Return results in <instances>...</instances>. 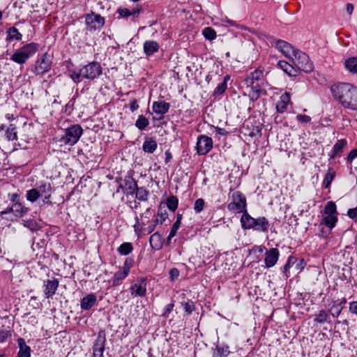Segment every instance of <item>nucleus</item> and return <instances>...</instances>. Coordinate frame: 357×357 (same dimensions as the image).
<instances>
[{
    "label": "nucleus",
    "mask_w": 357,
    "mask_h": 357,
    "mask_svg": "<svg viewBox=\"0 0 357 357\" xmlns=\"http://www.w3.org/2000/svg\"><path fill=\"white\" fill-rule=\"evenodd\" d=\"M229 75H225L224 77L223 82L221 84H218V86L214 90L213 94L215 96L222 95L225 93L227 88V82L229 80Z\"/></svg>",
    "instance_id": "4c0bfd02"
},
{
    "label": "nucleus",
    "mask_w": 357,
    "mask_h": 357,
    "mask_svg": "<svg viewBox=\"0 0 357 357\" xmlns=\"http://www.w3.org/2000/svg\"><path fill=\"white\" fill-rule=\"evenodd\" d=\"M139 108V105L136 99H133L130 101V109L133 112Z\"/></svg>",
    "instance_id": "0e129e2a"
},
{
    "label": "nucleus",
    "mask_w": 357,
    "mask_h": 357,
    "mask_svg": "<svg viewBox=\"0 0 357 357\" xmlns=\"http://www.w3.org/2000/svg\"><path fill=\"white\" fill-rule=\"evenodd\" d=\"M344 66L349 72L357 73V56L350 57L345 60Z\"/></svg>",
    "instance_id": "473e14b6"
},
{
    "label": "nucleus",
    "mask_w": 357,
    "mask_h": 357,
    "mask_svg": "<svg viewBox=\"0 0 357 357\" xmlns=\"http://www.w3.org/2000/svg\"><path fill=\"white\" fill-rule=\"evenodd\" d=\"M159 44L154 40H146L144 42L143 49L145 54L148 56L153 55L159 50Z\"/></svg>",
    "instance_id": "412c9836"
},
{
    "label": "nucleus",
    "mask_w": 357,
    "mask_h": 357,
    "mask_svg": "<svg viewBox=\"0 0 357 357\" xmlns=\"http://www.w3.org/2000/svg\"><path fill=\"white\" fill-rule=\"evenodd\" d=\"M169 277L170 279L174 281L176 280L179 276V271L177 268H173L169 271Z\"/></svg>",
    "instance_id": "13d9d810"
},
{
    "label": "nucleus",
    "mask_w": 357,
    "mask_h": 357,
    "mask_svg": "<svg viewBox=\"0 0 357 357\" xmlns=\"http://www.w3.org/2000/svg\"><path fill=\"white\" fill-rule=\"evenodd\" d=\"M347 215L351 219L357 218V206L356 208H349L347 211Z\"/></svg>",
    "instance_id": "680f3d73"
},
{
    "label": "nucleus",
    "mask_w": 357,
    "mask_h": 357,
    "mask_svg": "<svg viewBox=\"0 0 357 357\" xmlns=\"http://www.w3.org/2000/svg\"><path fill=\"white\" fill-rule=\"evenodd\" d=\"M102 74V67L99 63L92 61L79 70H69V76L73 81L78 84L84 79L93 80Z\"/></svg>",
    "instance_id": "f03ea898"
},
{
    "label": "nucleus",
    "mask_w": 357,
    "mask_h": 357,
    "mask_svg": "<svg viewBox=\"0 0 357 357\" xmlns=\"http://www.w3.org/2000/svg\"><path fill=\"white\" fill-rule=\"evenodd\" d=\"M125 186L126 190L128 191V193L130 195H134L135 190L138 187L137 181H135L132 178L126 180Z\"/></svg>",
    "instance_id": "ea45409f"
},
{
    "label": "nucleus",
    "mask_w": 357,
    "mask_h": 357,
    "mask_svg": "<svg viewBox=\"0 0 357 357\" xmlns=\"http://www.w3.org/2000/svg\"><path fill=\"white\" fill-rule=\"evenodd\" d=\"M40 197V192L36 188H33L26 192V199L32 203Z\"/></svg>",
    "instance_id": "37998d69"
},
{
    "label": "nucleus",
    "mask_w": 357,
    "mask_h": 357,
    "mask_svg": "<svg viewBox=\"0 0 357 357\" xmlns=\"http://www.w3.org/2000/svg\"><path fill=\"white\" fill-rule=\"evenodd\" d=\"M346 303H347V298H342L340 301H336L334 302V304L332 306V309L335 308L336 306H340V307H344V305L346 304Z\"/></svg>",
    "instance_id": "e2e57ef3"
},
{
    "label": "nucleus",
    "mask_w": 357,
    "mask_h": 357,
    "mask_svg": "<svg viewBox=\"0 0 357 357\" xmlns=\"http://www.w3.org/2000/svg\"><path fill=\"white\" fill-rule=\"evenodd\" d=\"M149 243L153 250H159L162 247V238L158 232H155L151 236Z\"/></svg>",
    "instance_id": "bb28decb"
},
{
    "label": "nucleus",
    "mask_w": 357,
    "mask_h": 357,
    "mask_svg": "<svg viewBox=\"0 0 357 357\" xmlns=\"http://www.w3.org/2000/svg\"><path fill=\"white\" fill-rule=\"evenodd\" d=\"M276 47L284 54L286 57L289 59H291L294 55L295 52L298 50L290 43L281 40L277 41Z\"/></svg>",
    "instance_id": "2eb2a0df"
},
{
    "label": "nucleus",
    "mask_w": 357,
    "mask_h": 357,
    "mask_svg": "<svg viewBox=\"0 0 357 357\" xmlns=\"http://www.w3.org/2000/svg\"><path fill=\"white\" fill-rule=\"evenodd\" d=\"M167 206L169 211H175L178 208V199L176 196H169L167 199Z\"/></svg>",
    "instance_id": "79ce46f5"
},
{
    "label": "nucleus",
    "mask_w": 357,
    "mask_h": 357,
    "mask_svg": "<svg viewBox=\"0 0 357 357\" xmlns=\"http://www.w3.org/2000/svg\"><path fill=\"white\" fill-rule=\"evenodd\" d=\"M337 221V217L336 215H325L321 222V225H326L330 229H333Z\"/></svg>",
    "instance_id": "c9c22d12"
},
{
    "label": "nucleus",
    "mask_w": 357,
    "mask_h": 357,
    "mask_svg": "<svg viewBox=\"0 0 357 357\" xmlns=\"http://www.w3.org/2000/svg\"><path fill=\"white\" fill-rule=\"evenodd\" d=\"M174 307V303H169L165 307L164 312L162 313V316L165 318H168L169 314L172 312L173 308Z\"/></svg>",
    "instance_id": "864d4df0"
},
{
    "label": "nucleus",
    "mask_w": 357,
    "mask_h": 357,
    "mask_svg": "<svg viewBox=\"0 0 357 357\" xmlns=\"http://www.w3.org/2000/svg\"><path fill=\"white\" fill-rule=\"evenodd\" d=\"M278 66L289 76L296 77L298 75V70L294 65H291L285 61H280Z\"/></svg>",
    "instance_id": "a878e982"
},
{
    "label": "nucleus",
    "mask_w": 357,
    "mask_h": 357,
    "mask_svg": "<svg viewBox=\"0 0 357 357\" xmlns=\"http://www.w3.org/2000/svg\"><path fill=\"white\" fill-rule=\"evenodd\" d=\"M354 10V6L352 3H348L347 4V12L349 15H351L352 12Z\"/></svg>",
    "instance_id": "774afa93"
},
{
    "label": "nucleus",
    "mask_w": 357,
    "mask_h": 357,
    "mask_svg": "<svg viewBox=\"0 0 357 357\" xmlns=\"http://www.w3.org/2000/svg\"><path fill=\"white\" fill-rule=\"evenodd\" d=\"M349 312L357 316V301L349 303Z\"/></svg>",
    "instance_id": "bf43d9fd"
},
{
    "label": "nucleus",
    "mask_w": 357,
    "mask_h": 357,
    "mask_svg": "<svg viewBox=\"0 0 357 357\" xmlns=\"http://www.w3.org/2000/svg\"><path fill=\"white\" fill-rule=\"evenodd\" d=\"M293 64L299 71L310 73L312 71L313 63L310 61L309 56L304 52L297 50L294 55L291 58Z\"/></svg>",
    "instance_id": "39448f33"
},
{
    "label": "nucleus",
    "mask_w": 357,
    "mask_h": 357,
    "mask_svg": "<svg viewBox=\"0 0 357 357\" xmlns=\"http://www.w3.org/2000/svg\"><path fill=\"white\" fill-rule=\"evenodd\" d=\"M335 176V172L333 168H328L323 181V187L325 188H329Z\"/></svg>",
    "instance_id": "72a5a7b5"
},
{
    "label": "nucleus",
    "mask_w": 357,
    "mask_h": 357,
    "mask_svg": "<svg viewBox=\"0 0 357 357\" xmlns=\"http://www.w3.org/2000/svg\"><path fill=\"white\" fill-rule=\"evenodd\" d=\"M181 305L183 307L187 314L190 315L195 310V305L193 301L188 300L186 302H182Z\"/></svg>",
    "instance_id": "49530a36"
},
{
    "label": "nucleus",
    "mask_w": 357,
    "mask_h": 357,
    "mask_svg": "<svg viewBox=\"0 0 357 357\" xmlns=\"http://www.w3.org/2000/svg\"><path fill=\"white\" fill-rule=\"evenodd\" d=\"M85 22L89 31L100 29L105 24V18L93 11L85 15Z\"/></svg>",
    "instance_id": "1a4fd4ad"
},
{
    "label": "nucleus",
    "mask_w": 357,
    "mask_h": 357,
    "mask_svg": "<svg viewBox=\"0 0 357 357\" xmlns=\"http://www.w3.org/2000/svg\"><path fill=\"white\" fill-rule=\"evenodd\" d=\"M170 108V105L165 101H155L153 102V111L158 114L164 115Z\"/></svg>",
    "instance_id": "aec40b11"
},
{
    "label": "nucleus",
    "mask_w": 357,
    "mask_h": 357,
    "mask_svg": "<svg viewBox=\"0 0 357 357\" xmlns=\"http://www.w3.org/2000/svg\"><path fill=\"white\" fill-rule=\"evenodd\" d=\"M75 103V98L73 97L71 98L69 102L65 106V112H68V114H70L71 112L74 109V105Z\"/></svg>",
    "instance_id": "603ef678"
},
{
    "label": "nucleus",
    "mask_w": 357,
    "mask_h": 357,
    "mask_svg": "<svg viewBox=\"0 0 357 357\" xmlns=\"http://www.w3.org/2000/svg\"><path fill=\"white\" fill-rule=\"evenodd\" d=\"M291 257H289V259H288V261H287V264H285V266H284V273L285 274H287V271H288V270L290 268V267H291ZM287 275V277H288V275Z\"/></svg>",
    "instance_id": "338daca9"
},
{
    "label": "nucleus",
    "mask_w": 357,
    "mask_h": 357,
    "mask_svg": "<svg viewBox=\"0 0 357 357\" xmlns=\"http://www.w3.org/2000/svg\"><path fill=\"white\" fill-rule=\"evenodd\" d=\"M347 145V142L344 139L338 140L333 146L331 151L330 159H334L335 158L340 157L343 149Z\"/></svg>",
    "instance_id": "f3484780"
},
{
    "label": "nucleus",
    "mask_w": 357,
    "mask_h": 357,
    "mask_svg": "<svg viewBox=\"0 0 357 357\" xmlns=\"http://www.w3.org/2000/svg\"><path fill=\"white\" fill-rule=\"evenodd\" d=\"M128 272L121 268H119V270L114 274L112 279L113 286L119 285L121 282L128 275Z\"/></svg>",
    "instance_id": "7c9ffc66"
},
{
    "label": "nucleus",
    "mask_w": 357,
    "mask_h": 357,
    "mask_svg": "<svg viewBox=\"0 0 357 357\" xmlns=\"http://www.w3.org/2000/svg\"><path fill=\"white\" fill-rule=\"evenodd\" d=\"M337 213L336 205L333 202H328L324 207V213L326 215H335Z\"/></svg>",
    "instance_id": "c03bdc74"
},
{
    "label": "nucleus",
    "mask_w": 357,
    "mask_h": 357,
    "mask_svg": "<svg viewBox=\"0 0 357 357\" xmlns=\"http://www.w3.org/2000/svg\"><path fill=\"white\" fill-rule=\"evenodd\" d=\"M96 301V295L93 294H88L81 300V308L84 310H88L95 305Z\"/></svg>",
    "instance_id": "393cba45"
},
{
    "label": "nucleus",
    "mask_w": 357,
    "mask_h": 357,
    "mask_svg": "<svg viewBox=\"0 0 357 357\" xmlns=\"http://www.w3.org/2000/svg\"><path fill=\"white\" fill-rule=\"evenodd\" d=\"M59 285V281L55 278L44 280L43 287L45 297L52 298L56 294Z\"/></svg>",
    "instance_id": "ddd939ff"
},
{
    "label": "nucleus",
    "mask_w": 357,
    "mask_h": 357,
    "mask_svg": "<svg viewBox=\"0 0 357 357\" xmlns=\"http://www.w3.org/2000/svg\"><path fill=\"white\" fill-rule=\"evenodd\" d=\"M134 260L132 258L128 257L126 259L123 266L121 267L123 270L126 271L127 272L130 273V270L131 267L133 266Z\"/></svg>",
    "instance_id": "3c124183"
},
{
    "label": "nucleus",
    "mask_w": 357,
    "mask_h": 357,
    "mask_svg": "<svg viewBox=\"0 0 357 357\" xmlns=\"http://www.w3.org/2000/svg\"><path fill=\"white\" fill-rule=\"evenodd\" d=\"M6 40L9 42L13 40L20 41L22 39V33L15 26L8 28L6 30Z\"/></svg>",
    "instance_id": "c85d7f7f"
},
{
    "label": "nucleus",
    "mask_w": 357,
    "mask_h": 357,
    "mask_svg": "<svg viewBox=\"0 0 357 357\" xmlns=\"http://www.w3.org/2000/svg\"><path fill=\"white\" fill-rule=\"evenodd\" d=\"M142 11V6L137 5L136 7L132 8L120 7L117 9L116 13L119 15L120 17L135 22L136 19L139 17Z\"/></svg>",
    "instance_id": "9d476101"
},
{
    "label": "nucleus",
    "mask_w": 357,
    "mask_h": 357,
    "mask_svg": "<svg viewBox=\"0 0 357 357\" xmlns=\"http://www.w3.org/2000/svg\"><path fill=\"white\" fill-rule=\"evenodd\" d=\"M149 124V121L146 117L141 114L138 116L135 122V126L140 130H144Z\"/></svg>",
    "instance_id": "a19ab883"
},
{
    "label": "nucleus",
    "mask_w": 357,
    "mask_h": 357,
    "mask_svg": "<svg viewBox=\"0 0 357 357\" xmlns=\"http://www.w3.org/2000/svg\"><path fill=\"white\" fill-rule=\"evenodd\" d=\"M158 224V219H155L153 223L149 225L146 228H142V231L144 234H151L153 232L156 227V225Z\"/></svg>",
    "instance_id": "8fccbe9b"
},
{
    "label": "nucleus",
    "mask_w": 357,
    "mask_h": 357,
    "mask_svg": "<svg viewBox=\"0 0 357 357\" xmlns=\"http://www.w3.org/2000/svg\"><path fill=\"white\" fill-rule=\"evenodd\" d=\"M245 82L247 86L251 89V91L249 93L250 100L253 102L257 100L265 84L264 71L259 69L255 70L250 74L245 79Z\"/></svg>",
    "instance_id": "7ed1b4c3"
},
{
    "label": "nucleus",
    "mask_w": 357,
    "mask_h": 357,
    "mask_svg": "<svg viewBox=\"0 0 357 357\" xmlns=\"http://www.w3.org/2000/svg\"><path fill=\"white\" fill-rule=\"evenodd\" d=\"M51 56L45 52L40 56L35 62L31 71L36 75H42L48 72L52 67Z\"/></svg>",
    "instance_id": "6e6552de"
},
{
    "label": "nucleus",
    "mask_w": 357,
    "mask_h": 357,
    "mask_svg": "<svg viewBox=\"0 0 357 357\" xmlns=\"http://www.w3.org/2000/svg\"><path fill=\"white\" fill-rule=\"evenodd\" d=\"M290 102V95L288 93L282 94L276 104V110L279 113L286 111L288 104Z\"/></svg>",
    "instance_id": "5701e85b"
},
{
    "label": "nucleus",
    "mask_w": 357,
    "mask_h": 357,
    "mask_svg": "<svg viewBox=\"0 0 357 357\" xmlns=\"http://www.w3.org/2000/svg\"><path fill=\"white\" fill-rule=\"evenodd\" d=\"M19 347L18 357H31V348L26 345L25 340L19 337L17 340Z\"/></svg>",
    "instance_id": "4be33fe9"
},
{
    "label": "nucleus",
    "mask_w": 357,
    "mask_h": 357,
    "mask_svg": "<svg viewBox=\"0 0 357 357\" xmlns=\"http://www.w3.org/2000/svg\"><path fill=\"white\" fill-rule=\"evenodd\" d=\"M314 321L317 324H324L330 322V313L325 310H321L317 314L315 315Z\"/></svg>",
    "instance_id": "2f4dec72"
},
{
    "label": "nucleus",
    "mask_w": 357,
    "mask_h": 357,
    "mask_svg": "<svg viewBox=\"0 0 357 357\" xmlns=\"http://www.w3.org/2000/svg\"><path fill=\"white\" fill-rule=\"evenodd\" d=\"M264 262L267 268L273 267L278 261L280 252L277 248H271L265 253Z\"/></svg>",
    "instance_id": "dca6fc26"
},
{
    "label": "nucleus",
    "mask_w": 357,
    "mask_h": 357,
    "mask_svg": "<svg viewBox=\"0 0 357 357\" xmlns=\"http://www.w3.org/2000/svg\"><path fill=\"white\" fill-rule=\"evenodd\" d=\"M5 136L8 141L17 140V127L14 124H10L6 128Z\"/></svg>",
    "instance_id": "f704fd0d"
},
{
    "label": "nucleus",
    "mask_w": 357,
    "mask_h": 357,
    "mask_svg": "<svg viewBox=\"0 0 357 357\" xmlns=\"http://www.w3.org/2000/svg\"><path fill=\"white\" fill-rule=\"evenodd\" d=\"M40 192V197H43V202L47 203L52 195V187L50 183H42L36 188Z\"/></svg>",
    "instance_id": "6ab92c4d"
},
{
    "label": "nucleus",
    "mask_w": 357,
    "mask_h": 357,
    "mask_svg": "<svg viewBox=\"0 0 357 357\" xmlns=\"http://www.w3.org/2000/svg\"><path fill=\"white\" fill-rule=\"evenodd\" d=\"M83 129L79 124H74L65 130V135L61 138L64 144L73 146L81 137Z\"/></svg>",
    "instance_id": "423d86ee"
},
{
    "label": "nucleus",
    "mask_w": 357,
    "mask_h": 357,
    "mask_svg": "<svg viewBox=\"0 0 357 357\" xmlns=\"http://www.w3.org/2000/svg\"><path fill=\"white\" fill-rule=\"evenodd\" d=\"M254 225L253 229L264 233L268 232L270 225L268 220L264 216L256 218Z\"/></svg>",
    "instance_id": "a211bd4d"
},
{
    "label": "nucleus",
    "mask_w": 357,
    "mask_h": 357,
    "mask_svg": "<svg viewBox=\"0 0 357 357\" xmlns=\"http://www.w3.org/2000/svg\"><path fill=\"white\" fill-rule=\"evenodd\" d=\"M40 45L36 43H27L18 50L11 56L10 60L16 63L24 64L28 59L39 50Z\"/></svg>",
    "instance_id": "20e7f679"
},
{
    "label": "nucleus",
    "mask_w": 357,
    "mask_h": 357,
    "mask_svg": "<svg viewBox=\"0 0 357 357\" xmlns=\"http://www.w3.org/2000/svg\"><path fill=\"white\" fill-rule=\"evenodd\" d=\"M296 119L302 123H307L311 121V118L309 116L304 114H298Z\"/></svg>",
    "instance_id": "6e6d98bb"
},
{
    "label": "nucleus",
    "mask_w": 357,
    "mask_h": 357,
    "mask_svg": "<svg viewBox=\"0 0 357 357\" xmlns=\"http://www.w3.org/2000/svg\"><path fill=\"white\" fill-rule=\"evenodd\" d=\"M227 349L228 347H227L226 348L217 347V351L221 356L226 355L227 353H229Z\"/></svg>",
    "instance_id": "69168bd1"
},
{
    "label": "nucleus",
    "mask_w": 357,
    "mask_h": 357,
    "mask_svg": "<svg viewBox=\"0 0 357 357\" xmlns=\"http://www.w3.org/2000/svg\"><path fill=\"white\" fill-rule=\"evenodd\" d=\"M146 280L144 278H138L135 283L130 287V294L132 297H144L146 294Z\"/></svg>",
    "instance_id": "4468645a"
},
{
    "label": "nucleus",
    "mask_w": 357,
    "mask_h": 357,
    "mask_svg": "<svg viewBox=\"0 0 357 357\" xmlns=\"http://www.w3.org/2000/svg\"><path fill=\"white\" fill-rule=\"evenodd\" d=\"M8 197L13 204L20 203V195L17 193L8 194Z\"/></svg>",
    "instance_id": "052dcab7"
},
{
    "label": "nucleus",
    "mask_w": 357,
    "mask_h": 357,
    "mask_svg": "<svg viewBox=\"0 0 357 357\" xmlns=\"http://www.w3.org/2000/svg\"><path fill=\"white\" fill-rule=\"evenodd\" d=\"M180 224H178V221H175V222L173 224V226L170 230V237H174L176 236L178 229L180 227Z\"/></svg>",
    "instance_id": "4d7b16f0"
},
{
    "label": "nucleus",
    "mask_w": 357,
    "mask_h": 357,
    "mask_svg": "<svg viewBox=\"0 0 357 357\" xmlns=\"http://www.w3.org/2000/svg\"><path fill=\"white\" fill-rule=\"evenodd\" d=\"M10 336V331L6 330L5 328H0V342H5Z\"/></svg>",
    "instance_id": "09e8293b"
},
{
    "label": "nucleus",
    "mask_w": 357,
    "mask_h": 357,
    "mask_svg": "<svg viewBox=\"0 0 357 357\" xmlns=\"http://www.w3.org/2000/svg\"><path fill=\"white\" fill-rule=\"evenodd\" d=\"M357 158V148L351 150L347 157L348 163L351 164L353 160Z\"/></svg>",
    "instance_id": "5fc2aeb1"
},
{
    "label": "nucleus",
    "mask_w": 357,
    "mask_h": 357,
    "mask_svg": "<svg viewBox=\"0 0 357 357\" xmlns=\"http://www.w3.org/2000/svg\"><path fill=\"white\" fill-rule=\"evenodd\" d=\"M213 148V140L211 137L202 135L198 137L196 149L199 155L207 154Z\"/></svg>",
    "instance_id": "f8f14e48"
},
{
    "label": "nucleus",
    "mask_w": 357,
    "mask_h": 357,
    "mask_svg": "<svg viewBox=\"0 0 357 357\" xmlns=\"http://www.w3.org/2000/svg\"><path fill=\"white\" fill-rule=\"evenodd\" d=\"M106 335L103 330L98 332L97 337L93 346V357H103L105 349Z\"/></svg>",
    "instance_id": "9b49d317"
},
{
    "label": "nucleus",
    "mask_w": 357,
    "mask_h": 357,
    "mask_svg": "<svg viewBox=\"0 0 357 357\" xmlns=\"http://www.w3.org/2000/svg\"><path fill=\"white\" fill-rule=\"evenodd\" d=\"M134 194L138 200L146 202L148 200L149 192L143 187H137Z\"/></svg>",
    "instance_id": "e433bc0d"
},
{
    "label": "nucleus",
    "mask_w": 357,
    "mask_h": 357,
    "mask_svg": "<svg viewBox=\"0 0 357 357\" xmlns=\"http://www.w3.org/2000/svg\"><path fill=\"white\" fill-rule=\"evenodd\" d=\"M133 250V246L131 243L126 242L122 243L117 249L121 255H128Z\"/></svg>",
    "instance_id": "58836bf2"
},
{
    "label": "nucleus",
    "mask_w": 357,
    "mask_h": 357,
    "mask_svg": "<svg viewBox=\"0 0 357 357\" xmlns=\"http://www.w3.org/2000/svg\"><path fill=\"white\" fill-rule=\"evenodd\" d=\"M255 219L252 218L248 213V211L243 213L241 218V227L244 229H251L254 227V223Z\"/></svg>",
    "instance_id": "b1692460"
},
{
    "label": "nucleus",
    "mask_w": 357,
    "mask_h": 357,
    "mask_svg": "<svg viewBox=\"0 0 357 357\" xmlns=\"http://www.w3.org/2000/svg\"><path fill=\"white\" fill-rule=\"evenodd\" d=\"M11 211L15 218H22L28 212V208L22 205L21 202L13 204Z\"/></svg>",
    "instance_id": "c756f323"
},
{
    "label": "nucleus",
    "mask_w": 357,
    "mask_h": 357,
    "mask_svg": "<svg viewBox=\"0 0 357 357\" xmlns=\"http://www.w3.org/2000/svg\"><path fill=\"white\" fill-rule=\"evenodd\" d=\"M202 34L204 38L209 40H213L216 38V32L211 27H206L202 30Z\"/></svg>",
    "instance_id": "a18cd8bd"
},
{
    "label": "nucleus",
    "mask_w": 357,
    "mask_h": 357,
    "mask_svg": "<svg viewBox=\"0 0 357 357\" xmlns=\"http://www.w3.org/2000/svg\"><path fill=\"white\" fill-rule=\"evenodd\" d=\"M331 91L336 100L344 108L357 111V87L354 85L340 82L331 86Z\"/></svg>",
    "instance_id": "f257e3e1"
},
{
    "label": "nucleus",
    "mask_w": 357,
    "mask_h": 357,
    "mask_svg": "<svg viewBox=\"0 0 357 357\" xmlns=\"http://www.w3.org/2000/svg\"><path fill=\"white\" fill-rule=\"evenodd\" d=\"M231 202L227 205L229 211L236 213H243L248 211L246 198L241 192H234L231 195Z\"/></svg>",
    "instance_id": "0eeeda50"
},
{
    "label": "nucleus",
    "mask_w": 357,
    "mask_h": 357,
    "mask_svg": "<svg viewBox=\"0 0 357 357\" xmlns=\"http://www.w3.org/2000/svg\"><path fill=\"white\" fill-rule=\"evenodd\" d=\"M158 144L152 137H146L142 145V149L145 153H153L157 149Z\"/></svg>",
    "instance_id": "cd10ccee"
},
{
    "label": "nucleus",
    "mask_w": 357,
    "mask_h": 357,
    "mask_svg": "<svg viewBox=\"0 0 357 357\" xmlns=\"http://www.w3.org/2000/svg\"><path fill=\"white\" fill-rule=\"evenodd\" d=\"M205 202L202 198L197 199L194 204V210L197 213L203 211Z\"/></svg>",
    "instance_id": "de8ad7c7"
}]
</instances>
